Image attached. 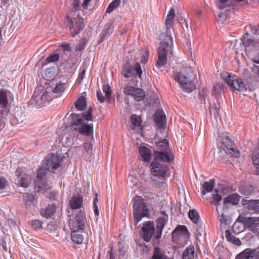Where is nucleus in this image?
Wrapping results in <instances>:
<instances>
[{
    "mask_svg": "<svg viewBox=\"0 0 259 259\" xmlns=\"http://www.w3.org/2000/svg\"><path fill=\"white\" fill-rule=\"evenodd\" d=\"M160 46L157 50L158 60L156 66L158 68L165 66L167 62V57L172 55V38L171 36L159 35Z\"/></svg>",
    "mask_w": 259,
    "mask_h": 259,
    "instance_id": "obj_1",
    "label": "nucleus"
},
{
    "mask_svg": "<svg viewBox=\"0 0 259 259\" xmlns=\"http://www.w3.org/2000/svg\"><path fill=\"white\" fill-rule=\"evenodd\" d=\"M192 73L190 69H188L184 72H176L174 74V79L179 83L183 91L187 93H191L196 88L194 83L191 79Z\"/></svg>",
    "mask_w": 259,
    "mask_h": 259,
    "instance_id": "obj_2",
    "label": "nucleus"
},
{
    "mask_svg": "<svg viewBox=\"0 0 259 259\" xmlns=\"http://www.w3.org/2000/svg\"><path fill=\"white\" fill-rule=\"evenodd\" d=\"M133 217L134 223L137 225L143 218H149L150 210L142 199H138L133 203Z\"/></svg>",
    "mask_w": 259,
    "mask_h": 259,
    "instance_id": "obj_3",
    "label": "nucleus"
},
{
    "mask_svg": "<svg viewBox=\"0 0 259 259\" xmlns=\"http://www.w3.org/2000/svg\"><path fill=\"white\" fill-rule=\"evenodd\" d=\"M66 28L71 30V36L75 37L84 28L83 19L78 15L72 17L67 16Z\"/></svg>",
    "mask_w": 259,
    "mask_h": 259,
    "instance_id": "obj_4",
    "label": "nucleus"
},
{
    "mask_svg": "<svg viewBox=\"0 0 259 259\" xmlns=\"http://www.w3.org/2000/svg\"><path fill=\"white\" fill-rule=\"evenodd\" d=\"M121 74L125 78L138 76L141 78L142 70L139 62H137L134 66L127 63L124 64L122 68Z\"/></svg>",
    "mask_w": 259,
    "mask_h": 259,
    "instance_id": "obj_5",
    "label": "nucleus"
},
{
    "mask_svg": "<svg viewBox=\"0 0 259 259\" xmlns=\"http://www.w3.org/2000/svg\"><path fill=\"white\" fill-rule=\"evenodd\" d=\"M221 147L226 153L234 157H239L240 153L233 142L227 136L223 137L221 141Z\"/></svg>",
    "mask_w": 259,
    "mask_h": 259,
    "instance_id": "obj_6",
    "label": "nucleus"
},
{
    "mask_svg": "<svg viewBox=\"0 0 259 259\" xmlns=\"http://www.w3.org/2000/svg\"><path fill=\"white\" fill-rule=\"evenodd\" d=\"M224 80L230 87L235 90L241 92L247 90V88L242 79L238 78L235 75H231L227 73L226 76L224 77Z\"/></svg>",
    "mask_w": 259,
    "mask_h": 259,
    "instance_id": "obj_7",
    "label": "nucleus"
},
{
    "mask_svg": "<svg viewBox=\"0 0 259 259\" xmlns=\"http://www.w3.org/2000/svg\"><path fill=\"white\" fill-rule=\"evenodd\" d=\"M123 93L126 95L133 97L138 102L143 100L145 97V91L142 89L132 85H126L125 87Z\"/></svg>",
    "mask_w": 259,
    "mask_h": 259,
    "instance_id": "obj_8",
    "label": "nucleus"
},
{
    "mask_svg": "<svg viewBox=\"0 0 259 259\" xmlns=\"http://www.w3.org/2000/svg\"><path fill=\"white\" fill-rule=\"evenodd\" d=\"M241 222L250 231L254 233L259 234V217L242 218Z\"/></svg>",
    "mask_w": 259,
    "mask_h": 259,
    "instance_id": "obj_9",
    "label": "nucleus"
},
{
    "mask_svg": "<svg viewBox=\"0 0 259 259\" xmlns=\"http://www.w3.org/2000/svg\"><path fill=\"white\" fill-rule=\"evenodd\" d=\"M150 171L153 177L164 178L166 175L168 167L157 161L153 160L150 163Z\"/></svg>",
    "mask_w": 259,
    "mask_h": 259,
    "instance_id": "obj_10",
    "label": "nucleus"
},
{
    "mask_svg": "<svg viewBox=\"0 0 259 259\" xmlns=\"http://www.w3.org/2000/svg\"><path fill=\"white\" fill-rule=\"evenodd\" d=\"M142 238L147 242H149L153 235L155 236V228L154 223L152 221H146L143 224L142 227Z\"/></svg>",
    "mask_w": 259,
    "mask_h": 259,
    "instance_id": "obj_11",
    "label": "nucleus"
},
{
    "mask_svg": "<svg viewBox=\"0 0 259 259\" xmlns=\"http://www.w3.org/2000/svg\"><path fill=\"white\" fill-rule=\"evenodd\" d=\"M161 216L156 220V231L155 232V238L159 239L161 237L163 229L167 223L168 217L164 211H161Z\"/></svg>",
    "mask_w": 259,
    "mask_h": 259,
    "instance_id": "obj_12",
    "label": "nucleus"
},
{
    "mask_svg": "<svg viewBox=\"0 0 259 259\" xmlns=\"http://www.w3.org/2000/svg\"><path fill=\"white\" fill-rule=\"evenodd\" d=\"M154 159L153 160L155 161H161L162 162L169 163L174 160V156L171 150L166 151H154L153 152Z\"/></svg>",
    "mask_w": 259,
    "mask_h": 259,
    "instance_id": "obj_13",
    "label": "nucleus"
},
{
    "mask_svg": "<svg viewBox=\"0 0 259 259\" xmlns=\"http://www.w3.org/2000/svg\"><path fill=\"white\" fill-rule=\"evenodd\" d=\"M235 259H259V250L247 248L237 254Z\"/></svg>",
    "mask_w": 259,
    "mask_h": 259,
    "instance_id": "obj_14",
    "label": "nucleus"
},
{
    "mask_svg": "<svg viewBox=\"0 0 259 259\" xmlns=\"http://www.w3.org/2000/svg\"><path fill=\"white\" fill-rule=\"evenodd\" d=\"M16 176L17 177V182L20 186L27 187L29 184L28 176L26 174L22 168L18 167L15 171Z\"/></svg>",
    "mask_w": 259,
    "mask_h": 259,
    "instance_id": "obj_15",
    "label": "nucleus"
},
{
    "mask_svg": "<svg viewBox=\"0 0 259 259\" xmlns=\"http://www.w3.org/2000/svg\"><path fill=\"white\" fill-rule=\"evenodd\" d=\"M241 204L243 207L249 211H253L255 212H259V200H250L243 199Z\"/></svg>",
    "mask_w": 259,
    "mask_h": 259,
    "instance_id": "obj_16",
    "label": "nucleus"
},
{
    "mask_svg": "<svg viewBox=\"0 0 259 259\" xmlns=\"http://www.w3.org/2000/svg\"><path fill=\"white\" fill-rule=\"evenodd\" d=\"M62 160V159L60 156L52 154L46 161L48 169L52 168L53 170L56 169L60 166Z\"/></svg>",
    "mask_w": 259,
    "mask_h": 259,
    "instance_id": "obj_17",
    "label": "nucleus"
},
{
    "mask_svg": "<svg viewBox=\"0 0 259 259\" xmlns=\"http://www.w3.org/2000/svg\"><path fill=\"white\" fill-rule=\"evenodd\" d=\"M69 205L72 209H83V196L79 194L74 195L70 200Z\"/></svg>",
    "mask_w": 259,
    "mask_h": 259,
    "instance_id": "obj_18",
    "label": "nucleus"
},
{
    "mask_svg": "<svg viewBox=\"0 0 259 259\" xmlns=\"http://www.w3.org/2000/svg\"><path fill=\"white\" fill-rule=\"evenodd\" d=\"M175 10L174 8H171L168 15L166 16L165 25L166 26V30L165 33H162L165 35H170V28L174 23V18L175 16Z\"/></svg>",
    "mask_w": 259,
    "mask_h": 259,
    "instance_id": "obj_19",
    "label": "nucleus"
},
{
    "mask_svg": "<svg viewBox=\"0 0 259 259\" xmlns=\"http://www.w3.org/2000/svg\"><path fill=\"white\" fill-rule=\"evenodd\" d=\"M75 222L78 230H83L87 222V219L84 209H80L75 215Z\"/></svg>",
    "mask_w": 259,
    "mask_h": 259,
    "instance_id": "obj_20",
    "label": "nucleus"
},
{
    "mask_svg": "<svg viewBox=\"0 0 259 259\" xmlns=\"http://www.w3.org/2000/svg\"><path fill=\"white\" fill-rule=\"evenodd\" d=\"M139 152L142 161L149 162L151 160L152 153L150 150L145 146L139 147Z\"/></svg>",
    "mask_w": 259,
    "mask_h": 259,
    "instance_id": "obj_21",
    "label": "nucleus"
},
{
    "mask_svg": "<svg viewBox=\"0 0 259 259\" xmlns=\"http://www.w3.org/2000/svg\"><path fill=\"white\" fill-rule=\"evenodd\" d=\"M154 120L159 128L163 127L166 121V117L164 112L160 110L157 111L154 114Z\"/></svg>",
    "mask_w": 259,
    "mask_h": 259,
    "instance_id": "obj_22",
    "label": "nucleus"
},
{
    "mask_svg": "<svg viewBox=\"0 0 259 259\" xmlns=\"http://www.w3.org/2000/svg\"><path fill=\"white\" fill-rule=\"evenodd\" d=\"M82 232L77 230H73L71 231V238L72 241L76 244H81L84 240V237L82 234Z\"/></svg>",
    "mask_w": 259,
    "mask_h": 259,
    "instance_id": "obj_23",
    "label": "nucleus"
},
{
    "mask_svg": "<svg viewBox=\"0 0 259 259\" xmlns=\"http://www.w3.org/2000/svg\"><path fill=\"white\" fill-rule=\"evenodd\" d=\"M56 210V206L55 205H49L46 208L41 209L40 214L46 218H49L55 213Z\"/></svg>",
    "mask_w": 259,
    "mask_h": 259,
    "instance_id": "obj_24",
    "label": "nucleus"
},
{
    "mask_svg": "<svg viewBox=\"0 0 259 259\" xmlns=\"http://www.w3.org/2000/svg\"><path fill=\"white\" fill-rule=\"evenodd\" d=\"M214 179H211L208 181L205 182L202 185V190L201 194L203 195L206 194V193L210 192L212 191L215 184Z\"/></svg>",
    "mask_w": 259,
    "mask_h": 259,
    "instance_id": "obj_25",
    "label": "nucleus"
},
{
    "mask_svg": "<svg viewBox=\"0 0 259 259\" xmlns=\"http://www.w3.org/2000/svg\"><path fill=\"white\" fill-rule=\"evenodd\" d=\"M240 199V197L239 195L236 193H234L225 198L224 200V203H230L233 205H236L239 202Z\"/></svg>",
    "mask_w": 259,
    "mask_h": 259,
    "instance_id": "obj_26",
    "label": "nucleus"
},
{
    "mask_svg": "<svg viewBox=\"0 0 259 259\" xmlns=\"http://www.w3.org/2000/svg\"><path fill=\"white\" fill-rule=\"evenodd\" d=\"M151 259H169L165 253L158 247H155Z\"/></svg>",
    "mask_w": 259,
    "mask_h": 259,
    "instance_id": "obj_27",
    "label": "nucleus"
},
{
    "mask_svg": "<svg viewBox=\"0 0 259 259\" xmlns=\"http://www.w3.org/2000/svg\"><path fill=\"white\" fill-rule=\"evenodd\" d=\"M195 254V248L194 246H188L184 250L182 258L183 259H194Z\"/></svg>",
    "mask_w": 259,
    "mask_h": 259,
    "instance_id": "obj_28",
    "label": "nucleus"
},
{
    "mask_svg": "<svg viewBox=\"0 0 259 259\" xmlns=\"http://www.w3.org/2000/svg\"><path fill=\"white\" fill-rule=\"evenodd\" d=\"M155 145L158 151H166L171 150L169 146L168 142L166 139L156 142Z\"/></svg>",
    "mask_w": 259,
    "mask_h": 259,
    "instance_id": "obj_29",
    "label": "nucleus"
},
{
    "mask_svg": "<svg viewBox=\"0 0 259 259\" xmlns=\"http://www.w3.org/2000/svg\"><path fill=\"white\" fill-rule=\"evenodd\" d=\"M79 132L84 136H89L93 132V125L83 124L78 128Z\"/></svg>",
    "mask_w": 259,
    "mask_h": 259,
    "instance_id": "obj_30",
    "label": "nucleus"
},
{
    "mask_svg": "<svg viewBox=\"0 0 259 259\" xmlns=\"http://www.w3.org/2000/svg\"><path fill=\"white\" fill-rule=\"evenodd\" d=\"M225 236L227 240L233 244L237 246L241 245V243L240 240L238 238L232 235L230 230H227L225 231Z\"/></svg>",
    "mask_w": 259,
    "mask_h": 259,
    "instance_id": "obj_31",
    "label": "nucleus"
},
{
    "mask_svg": "<svg viewBox=\"0 0 259 259\" xmlns=\"http://www.w3.org/2000/svg\"><path fill=\"white\" fill-rule=\"evenodd\" d=\"M87 106L85 98L82 96L78 98L75 103V106L78 111H82Z\"/></svg>",
    "mask_w": 259,
    "mask_h": 259,
    "instance_id": "obj_32",
    "label": "nucleus"
},
{
    "mask_svg": "<svg viewBox=\"0 0 259 259\" xmlns=\"http://www.w3.org/2000/svg\"><path fill=\"white\" fill-rule=\"evenodd\" d=\"M35 187H38V191H45L48 189H50L52 187V185H50L48 183L41 180V181H36L35 182Z\"/></svg>",
    "mask_w": 259,
    "mask_h": 259,
    "instance_id": "obj_33",
    "label": "nucleus"
},
{
    "mask_svg": "<svg viewBox=\"0 0 259 259\" xmlns=\"http://www.w3.org/2000/svg\"><path fill=\"white\" fill-rule=\"evenodd\" d=\"M8 104V95L6 90H0V105L3 108H6Z\"/></svg>",
    "mask_w": 259,
    "mask_h": 259,
    "instance_id": "obj_34",
    "label": "nucleus"
},
{
    "mask_svg": "<svg viewBox=\"0 0 259 259\" xmlns=\"http://www.w3.org/2000/svg\"><path fill=\"white\" fill-rule=\"evenodd\" d=\"M187 231V230L186 226H179L173 231L172 234V238H174L176 236L180 237L181 236L183 235Z\"/></svg>",
    "mask_w": 259,
    "mask_h": 259,
    "instance_id": "obj_35",
    "label": "nucleus"
},
{
    "mask_svg": "<svg viewBox=\"0 0 259 259\" xmlns=\"http://www.w3.org/2000/svg\"><path fill=\"white\" fill-rule=\"evenodd\" d=\"M188 215L191 221L195 224H197L200 217L198 212L195 209H191L188 212Z\"/></svg>",
    "mask_w": 259,
    "mask_h": 259,
    "instance_id": "obj_36",
    "label": "nucleus"
},
{
    "mask_svg": "<svg viewBox=\"0 0 259 259\" xmlns=\"http://www.w3.org/2000/svg\"><path fill=\"white\" fill-rule=\"evenodd\" d=\"M114 30L113 27L112 26H109L107 29L102 31V36L100 40V42H103L107 37L112 34Z\"/></svg>",
    "mask_w": 259,
    "mask_h": 259,
    "instance_id": "obj_37",
    "label": "nucleus"
},
{
    "mask_svg": "<svg viewBox=\"0 0 259 259\" xmlns=\"http://www.w3.org/2000/svg\"><path fill=\"white\" fill-rule=\"evenodd\" d=\"M71 125H79L82 124V120L81 117L77 114H71Z\"/></svg>",
    "mask_w": 259,
    "mask_h": 259,
    "instance_id": "obj_38",
    "label": "nucleus"
},
{
    "mask_svg": "<svg viewBox=\"0 0 259 259\" xmlns=\"http://www.w3.org/2000/svg\"><path fill=\"white\" fill-rule=\"evenodd\" d=\"M120 0H113L108 6L106 12L107 13H110L112 12L120 5Z\"/></svg>",
    "mask_w": 259,
    "mask_h": 259,
    "instance_id": "obj_39",
    "label": "nucleus"
},
{
    "mask_svg": "<svg viewBox=\"0 0 259 259\" xmlns=\"http://www.w3.org/2000/svg\"><path fill=\"white\" fill-rule=\"evenodd\" d=\"M43 222L38 220H33L30 222V225L34 230H39L42 228Z\"/></svg>",
    "mask_w": 259,
    "mask_h": 259,
    "instance_id": "obj_40",
    "label": "nucleus"
},
{
    "mask_svg": "<svg viewBox=\"0 0 259 259\" xmlns=\"http://www.w3.org/2000/svg\"><path fill=\"white\" fill-rule=\"evenodd\" d=\"M131 122L134 126H139L141 125V118L140 116L133 114L131 117Z\"/></svg>",
    "mask_w": 259,
    "mask_h": 259,
    "instance_id": "obj_41",
    "label": "nucleus"
},
{
    "mask_svg": "<svg viewBox=\"0 0 259 259\" xmlns=\"http://www.w3.org/2000/svg\"><path fill=\"white\" fill-rule=\"evenodd\" d=\"M93 109L91 107H90L87 112H83L82 114V117L83 118L87 121H93V118L92 115Z\"/></svg>",
    "mask_w": 259,
    "mask_h": 259,
    "instance_id": "obj_42",
    "label": "nucleus"
},
{
    "mask_svg": "<svg viewBox=\"0 0 259 259\" xmlns=\"http://www.w3.org/2000/svg\"><path fill=\"white\" fill-rule=\"evenodd\" d=\"M252 162L254 166L259 169V149L258 150L254 152L252 156Z\"/></svg>",
    "mask_w": 259,
    "mask_h": 259,
    "instance_id": "obj_43",
    "label": "nucleus"
},
{
    "mask_svg": "<svg viewBox=\"0 0 259 259\" xmlns=\"http://www.w3.org/2000/svg\"><path fill=\"white\" fill-rule=\"evenodd\" d=\"M248 34L246 33L241 38L242 44L245 47L249 46L252 42L251 39L248 38Z\"/></svg>",
    "mask_w": 259,
    "mask_h": 259,
    "instance_id": "obj_44",
    "label": "nucleus"
},
{
    "mask_svg": "<svg viewBox=\"0 0 259 259\" xmlns=\"http://www.w3.org/2000/svg\"><path fill=\"white\" fill-rule=\"evenodd\" d=\"M60 56L58 54H53L49 56L46 58V61L47 62H55L59 60Z\"/></svg>",
    "mask_w": 259,
    "mask_h": 259,
    "instance_id": "obj_45",
    "label": "nucleus"
},
{
    "mask_svg": "<svg viewBox=\"0 0 259 259\" xmlns=\"http://www.w3.org/2000/svg\"><path fill=\"white\" fill-rule=\"evenodd\" d=\"M24 201L27 203L33 202L34 200V196L33 194L30 193H26L23 196Z\"/></svg>",
    "mask_w": 259,
    "mask_h": 259,
    "instance_id": "obj_46",
    "label": "nucleus"
},
{
    "mask_svg": "<svg viewBox=\"0 0 259 259\" xmlns=\"http://www.w3.org/2000/svg\"><path fill=\"white\" fill-rule=\"evenodd\" d=\"M216 193L213 196V201H212V204L218 206L220 201L222 200V196L218 193V191L215 190Z\"/></svg>",
    "mask_w": 259,
    "mask_h": 259,
    "instance_id": "obj_47",
    "label": "nucleus"
},
{
    "mask_svg": "<svg viewBox=\"0 0 259 259\" xmlns=\"http://www.w3.org/2000/svg\"><path fill=\"white\" fill-rule=\"evenodd\" d=\"M47 174V170L44 168H39L37 172V180L36 181H41L44 179V177Z\"/></svg>",
    "mask_w": 259,
    "mask_h": 259,
    "instance_id": "obj_48",
    "label": "nucleus"
},
{
    "mask_svg": "<svg viewBox=\"0 0 259 259\" xmlns=\"http://www.w3.org/2000/svg\"><path fill=\"white\" fill-rule=\"evenodd\" d=\"M64 86L63 83H57L53 90V92L55 94L62 93L64 91Z\"/></svg>",
    "mask_w": 259,
    "mask_h": 259,
    "instance_id": "obj_49",
    "label": "nucleus"
},
{
    "mask_svg": "<svg viewBox=\"0 0 259 259\" xmlns=\"http://www.w3.org/2000/svg\"><path fill=\"white\" fill-rule=\"evenodd\" d=\"M103 92L105 94V96L107 98H109L111 95V89L110 87L109 84L105 85L103 87Z\"/></svg>",
    "mask_w": 259,
    "mask_h": 259,
    "instance_id": "obj_50",
    "label": "nucleus"
},
{
    "mask_svg": "<svg viewBox=\"0 0 259 259\" xmlns=\"http://www.w3.org/2000/svg\"><path fill=\"white\" fill-rule=\"evenodd\" d=\"M84 149L87 153H91L92 152V145L90 143H85L84 144Z\"/></svg>",
    "mask_w": 259,
    "mask_h": 259,
    "instance_id": "obj_51",
    "label": "nucleus"
},
{
    "mask_svg": "<svg viewBox=\"0 0 259 259\" xmlns=\"http://www.w3.org/2000/svg\"><path fill=\"white\" fill-rule=\"evenodd\" d=\"M97 97L98 99V101L100 103H103L105 101V97L102 95L100 90H98L97 91Z\"/></svg>",
    "mask_w": 259,
    "mask_h": 259,
    "instance_id": "obj_52",
    "label": "nucleus"
},
{
    "mask_svg": "<svg viewBox=\"0 0 259 259\" xmlns=\"http://www.w3.org/2000/svg\"><path fill=\"white\" fill-rule=\"evenodd\" d=\"M7 183V180L5 178L0 177V189H5Z\"/></svg>",
    "mask_w": 259,
    "mask_h": 259,
    "instance_id": "obj_53",
    "label": "nucleus"
},
{
    "mask_svg": "<svg viewBox=\"0 0 259 259\" xmlns=\"http://www.w3.org/2000/svg\"><path fill=\"white\" fill-rule=\"evenodd\" d=\"M41 100L42 101H51L52 100V97L50 96V94L48 93H44L43 95L41 96Z\"/></svg>",
    "mask_w": 259,
    "mask_h": 259,
    "instance_id": "obj_54",
    "label": "nucleus"
},
{
    "mask_svg": "<svg viewBox=\"0 0 259 259\" xmlns=\"http://www.w3.org/2000/svg\"><path fill=\"white\" fill-rule=\"evenodd\" d=\"M59 47L62 48L64 51L69 52L71 50V48L69 44H62L61 45L59 46Z\"/></svg>",
    "mask_w": 259,
    "mask_h": 259,
    "instance_id": "obj_55",
    "label": "nucleus"
},
{
    "mask_svg": "<svg viewBox=\"0 0 259 259\" xmlns=\"http://www.w3.org/2000/svg\"><path fill=\"white\" fill-rule=\"evenodd\" d=\"M251 27V32L253 34H259V25H257L256 26H253Z\"/></svg>",
    "mask_w": 259,
    "mask_h": 259,
    "instance_id": "obj_56",
    "label": "nucleus"
},
{
    "mask_svg": "<svg viewBox=\"0 0 259 259\" xmlns=\"http://www.w3.org/2000/svg\"><path fill=\"white\" fill-rule=\"evenodd\" d=\"M252 72L259 76V66L254 65L252 68Z\"/></svg>",
    "mask_w": 259,
    "mask_h": 259,
    "instance_id": "obj_57",
    "label": "nucleus"
},
{
    "mask_svg": "<svg viewBox=\"0 0 259 259\" xmlns=\"http://www.w3.org/2000/svg\"><path fill=\"white\" fill-rule=\"evenodd\" d=\"M252 61L255 63L259 64V51L252 58Z\"/></svg>",
    "mask_w": 259,
    "mask_h": 259,
    "instance_id": "obj_58",
    "label": "nucleus"
},
{
    "mask_svg": "<svg viewBox=\"0 0 259 259\" xmlns=\"http://www.w3.org/2000/svg\"><path fill=\"white\" fill-rule=\"evenodd\" d=\"M217 211H218V210H217ZM218 214H219V218L220 222L222 224L226 223V219L225 218V215L223 213H222L220 215L219 212H218Z\"/></svg>",
    "mask_w": 259,
    "mask_h": 259,
    "instance_id": "obj_59",
    "label": "nucleus"
},
{
    "mask_svg": "<svg viewBox=\"0 0 259 259\" xmlns=\"http://www.w3.org/2000/svg\"><path fill=\"white\" fill-rule=\"evenodd\" d=\"M84 48V45H82L81 44H78L76 45L75 48V50L76 51H81L83 50Z\"/></svg>",
    "mask_w": 259,
    "mask_h": 259,
    "instance_id": "obj_60",
    "label": "nucleus"
},
{
    "mask_svg": "<svg viewBox=\"0 0 259 259\" xmlns=\"http://www.w3.org/2000/svg\"><path fill=\"white\" fill-rule=\"evenodd\" d=\"M53 69L52 68H49L45 70V74L47 75L48 74L47 76L51 77L53 75Z\"/></svg>",
    "mask_w": 259,
    "mask_h": 259,
    "instance_id": "obj_61",
    "label": "nucleus"
},
{
    "mask_svg": "<svg viewBox=\"0 0 259 259\" xmlns=\"http://www.w3.org/2000/svg\"><path fill=\"white\" fill-rule=\"evenodd\" d=\"M94 208V213L96 216H98L99 215V210L98 207V205L93 206Z\"/></svg>",
    "mask_w": 259,
    "mask_h": 259,
    "instance_id": "obj_62",
    "label": "nucleus"
},
{
    "mask_svg": "<svg viewBox=\"0 0 259 259\" xmlns=\"http://www.w3.org/2000/svg\"><path fill=\"white\" fill-rule=\"evenodd\" d=\"M98 202H99L98 196V194L97 193H96V197L94 199V200L93 202V206L97 205V204Z\"/></svg>",
    "mask_w": 259,
    "mask_h": 259,
    "instance_id": "obj_63",
    "label": "nucleus"
},
{
    "mask_svg": "<svg viewBox=\"0 0 259 259\" xmlns=\"http://www.w3.org/2000/svg\"><path fill=\"white\" fill-rule=\"evenodd\" d=\"M85 70H83L79 74V77L81 78H83V77L84 76V74H85Z\"/></svg>",
    "mask_w": 259,
    "mask_h": 259,
    "instance_id": "obj_64",
    "label": "nucleus"
}]
</instances>
